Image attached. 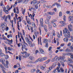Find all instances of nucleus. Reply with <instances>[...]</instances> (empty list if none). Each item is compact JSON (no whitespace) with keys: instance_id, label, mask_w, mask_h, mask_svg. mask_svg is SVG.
Instances as JSON below:
<instances>
[{"instance_id":"nucleus-12","label":"nucleus","mask_w":73,"mask_h":73,"mask_svg":"<svg viewBox=\"0 0 73 73\" xmlns=\"http://www.w3.org/2000/svg\"><path fill=\"white\" fill-rule=\"evenodd\" d=\"M68 20L69 21H71V20H73V16H69L68 17Z\"/></svg>"},{"instance_id":"nucleus-60","label":"nucleus","mask_w":73,"mask_h":73,"mask_svg":"<svg viewBox=\"0 0 73 73\" xmlns=\"http://www.w3.org/2000/svg\"><path fill=\"white\" fill-rule=\"evenodd\" d=\"M29 63L30 64H33V63H34L33 62H32V61H29Z\"/></svg>"},{"instance_id":"nucleus-44","label":"nucleus","mask_w":73,"mask_h":73,"mask_svg":"<svg viewBox=\"0 0 73 73\" xmlns=\"http://www.w3.org/2000/svg\"><path fill=\"white\" fill-rule=\"evenodd\" d=\"M59 16L60 17H61L62 16V12H60L59 13Z\"/></svg>"},{"instance_id":"nucleus-34","label":"nucleus","mask_w":73,"mask_h":73,"mask_svg":"<svg viewBox=\"0 0 73 73\" xmlns=\"http://www.w3.org/2000/svg\"><path fill=\"white\" fill-rule=\"evenodd\" d=\"M39 30L40 31L39 34L40 35H41V29H40V27L39 28Z\"/></svg>"},{"instance_id":"nucleus-14","label":"nucleus","mask_w":73,"mask_h":73,"mask_svg":"<svg viewBox=\"0 0 73 73\" xmlns=\"http://www.w3.org/2000/svg\"><path fill=\"white\" fill-rule=\"evenodd\" d=\"M47 14H49L50 15H54V14H55V13L54 12H47Z\"/></svg>"},{"instance_id":"nucleus-11","label":"nucleus","mask_w":73,"mask_h":73,"mask_svg":"<svg viewBox=\"0 0 73 73\" xmlns=\"http://www.w3.org/2000/svg\"><path fill=\"white\" fill-rule=\"evenodd\" d=\"M68 62L70 64H72L73 63V61H72V59H70V58H68Z\"/></svg>"},{"instance_id":"nucleus-7","label":"nucleus","mask_w":73,"mask_h":73,"mask_svg":"<svg viewBox=\"0 0 73 73\" xmlns=\"http://www.w3.org/2000/svg\"><path fill=\"white\" fill-rule=\"evenodd\" d=\"M46 65H44V66H40V68L42 70H46Z\"/></svg>"},{"instance_id":"nucleus-26","label":"nucleus","mask_w":73,"mask_h":73,"mask_svg":"<svg viewBox=\"0 0 73 73\" xmlns=\"http://www.w3.org/2000/svg\"><path fill=\"white\" fill-rule=\"evenodd\" d=\"M35 71H36V69H33L31 70V73H34Z\"/></svg>"},{"instance_id":"nucleus-59","label":"nucleus","mask_w":73,"mask_h":73,"mask_svg":"<svg viewBox=\"0 0 73 73\" xmlns=\"http://www.w3.org/2000/svg\"><path fill=\"white\" fill-rule=\"evenodd\" d=\"M5 13H6V14H8L9 13V11H8L6 10L5 11Z\"/></svg>"},{"instance_id":"nucleus-41","label":"nucleus","mask_w":73,"mask_h":73,"mask_svg":"<svg viewBox=\"0 0 73 73\" xmlns=\"http://www.w3.org/2000/svg\"><path fill=\"white\" fill-rule=\"evenodd\" d=\"M3 11L2 10H0V17H1L2 16V12Z\"/></svg>"},{"instance_id":"nucleus-63","label":"nucleus","mask_w":73,"mask_h":73,"mask_svg":"<svg viewBox=\"0 0 73 73\" xmlns=\"http://www.w3.org/2000/svg\"><path fill=\"white\" fill-rule=\"evenodd\" d=\"M5 27H3L2 28V30L3 31H5Z\"/></svg>"},{"instance_id":"nucleus-8","label":"nucleus","mask_w":73,"mask_h":73,"mask_svg":"<svg viewBox=\"0 0 73 73\" xmlns=\"http://www.w3.org/2000/svg\"><path fill=\"white\" fill-rule=\"evenodd\" d=\"M68 27L69 31H72V28H73L72 26L71 25H68Z\"/></svg>"},{"instance_id":"nucleus-20","label":"nucleus","mask_w":73,"mask_h":73,"mask_svg":"<svg viewBox=\"0 0 73 73\" xmlns=\"http://www.w3.org/2000/svg\"><path fill=\"white\" fill-rule=\"evenodd\" d=\"M30 21V19H29V18H28V20H27V23H28L30 25L31 24V23Z\"/></svg>"},{"instance_id":"nucleus-29","label":"nucleus","mask_w":73,"mask_h":73,"mask_svg":"<svg viewBox=\"0 0 73 73\" xmlns=\"http://www.w3.org/2000/svg\"><path fill=\"white\" fill-rule=\"evenodd\" d=\"M27 53V52L26 51H25L23 52H21V54H22V56H23L24 54H25V53Z\"/></svg>"},{"instance_id":"nucleus-24","label":"nucleus","mask_w":73,"mask_h":73,"mask_svg":"<svg viewBox=\"0 0 73 73\" xmlns=\"http://www.w3.org/2000/svg\"><path fill=\"white\" fill-rule=\"evenodd\" d=\"M65 52H70L71 50H70V49L69 48H67L66 50H65Z\"/></svg>"},{"instance_id":"nucleus-13","label":"nucleus","mask_w":73,"mask_h":73,"mask_svg":"<svg viewBox=\"0 0 73 73\" xmlns=\"http://www.w3.org/2000/svg\"><path fill=\"white\" fill-rule=\"evenodd\" d=\"M28 58L31 61H33L35 60V58L33 56H30Z\"/></svg>"},{"instance_id":"nucleus-51","label":"nucleus","mask_w":73,"mask_h":73,"mask_svg":"<svg viewBox=\"0 0 73 73\" xmlns=\"http://www.w3.org/2000/svg\"><path fill=\"white\" fill-rule=\"evenodd\" d=\"M57 36L58 38H60V33H58L57 34Z\"/></svg>"},{"instance_id":"nucleus-31","label":"nucleus","mask_w":73,"mask_h":73,"mask_svg":"<svg viewBox=\"0 0 73 73\" xmlns=\"http://www.w3.org/2000/svg\"><path fill=\"white\" fill-rule=\"evenodd\" d=\"M5 58L6 59V60L8 59V58H9V56H8V55H6L5 56Z\"/></svg>"},{"instance_id":"nucleus-3","label":"nucleus","mask_w":73,"mask_h":73,"mask_svg":"<svg viewBox=\"0 0 73 73\" xmlns=\"http://www.w3.org/2000/svg\"><path fill=\"white\" fill-rule=\"evenodd\" d=\"M65 57L64 56H59L58 58V61H59L60 62H61L63 61L65 59Z\"/></svg>"},{"instance_id":"nucleus-27","label":"nucleus","mask_w":73,"mask_h":73,"mask_svg":"<svg viewBox=\"0 0 73 73\" xmlns=\"http://www.w3.org/2000/svg\"><path fill=\"white\" fill-rule=\"evenodd\" d=\"M5 56V54H4V53L1 52L0 53V56H1V57H3V56Z\"/></svg>"},{"instance_id":"nucleus-28","label":"nucleus","mask_w":73,"mask_h":73,"mask_svg":"<svg viewBox=\"0 0 73 73\" xmlns=\"http://www.w3.org/2000/svg\"><path fill=\"white\" fill-rule=\"evenodd\" d=\"M38 4H35V8L36 9H38V5H37Z\"/></svg>"},{"instance_id":"nucleus-6","label":"nucleus","mask_w":73,"mask_h":73,"mask_svg":"<svg viewBox=\"0 0 73 73\" xmlns=\"http://www.w3.org/2000/svg\"><path fill=\"white\" fill-rule=\"evenodd\" d=\"M40 25L42 27H44V21H43V19L41 18L40 19Z\"/></svg>"},{"instance_id":"nucleus-57","label":"nucleus","mask_w":73,"mask_h":73,"mask_svg":"<svg viewBox=\"0 0 73 73\" xmlns=\"http://www.w3.org/2000/svg\"><path fill=\"white\" fill-rule=\"evenodd\" d=\"M64 45H65V44L64 43H63V44H61L60 45V46H61V47H62V46H64Z\"/></svg>"},{"instance_id":"nucleus-1","label":"nucleus","mask_w":73,"mask_h":73,"mask_svg":"<svg viewBox=\"0 0 73 73\" xmlns=\"http://www.w3.org/2000/svg\"><path fill=\"white\" fill-rule=\"evenodd\" d=\"M63 34L64 35V36L66 38H64L63 40L65 42H68V38H70V33L69 31L66 28H65L63 30Z\"/></svg>"},{"instance_id":"nucleus-54","label":"nucleus","mask_w":73,"mask_h":73,"mask_svg":"<svg viewBox=\"0 0 73 73\" xmlns=\"http://www.w3.org/2000/svg\"><path fill=\"white\" fill-rule=\"evenodd\" d=\"M70 57L71 58H72V59H73V54H71Z\"/></svg>"},{"instance_id":"nucleus-15","label":"nucleus","mask_w":73,"mask_h":73,"mask_svg":"<svg viewBox=\"0 0 73 73\" xmlns=\"http://www.w3.org/2000/svg\"><path fill=\"white\" fill-rule=\"evenodd\" d=\"M29 53H28L25 54V56H23V57H25V58H27V57H28L29 56Z\"/></svg>"},{"instance_id":"nucleus-10","label":"nucleus","mask_w":73,"mask_h":73,"mask_svg":"<svg viewBox=\"0 0 73 73\" xmlns=\"http://www.w3.org/2000/svg\"><path fill=\"white\" fill-rule=\"evenodd\" d=\"M60 23L62 24L61 25L62 27H64V26L65 25V22L64 21H60Z\"/></svg>"},{"instance_id":"nucleus-43","label":"nucleus","mask_w":73,"mask_h":73,"mask_svg":"<svg viewBox=\"0 0 73 73\" xmlns=\"http://www.w3.org/2000/svg\"><path fill=\"white\" fill-rule=\"evenodd\" d=\"M63 20L65 21H66V16L65 15H64L63 17Z\"/></svg>"},{"instance_id":"nucleus-53","label":"nucleus","mask_w":73,"mask_h":73,"mask_svg":"<svg viewBox=\"0 0 73 73\" xmlns=\"http://www.w3.org/2000/svg\"><path fill=\"white\" fill-rule=\"evenodd\" d=\"M52 68H52V67H50L48 69H49V70H48L49 71H50L52 69Z\"/></svg>"},{"instance_id":"nucleus-23","label":"nucleus","mask_w":73,"mask_h":73,"mask_svg":"<svg viewBox=\"0 0 73 73\" xmlns=\"http://www.w3.org/2000/svg\"><path fill=\"white\" fill-rule=\"evenodd\" d=\"M56 6L58 8H59L60 7H61V5L58 3H56Z\"/></svg>"},{"instance_id":"nucleus-5","label":"nucleus","mask_w":73,"mask_h":73,"mask_svg":"<svg viewBox=\"0 0 73 73\" xmlns=\"http://www.w3.org/2000/svg\"><path fill=\"white\" fill-rule=\"evenodd\" d=\"M33 3L34 5H35V4H38L40 2L37 1V0H34L33 2L31 3V4H32Z\"/></svg>"},{"instance_id":"nucleus-50","label":"nucleus","mask_w":73,"mask_h":73,"mask_svg":"<svg viewBox=\"0 0 73 73\" xmlns=\"http://www.w3.org/2000/svg\"><path fill=\"white\" fill-rule=\"evenodd\" d=\"M3 12H5V11H6V7H4L3 8Z\"/></svg>"},{"instance_id":"nucleus-37","label":"nucleus","mask_w":73,"mask_h":73,"mask_svg":"<svg viewBox=\"0 0 73 73\" xmlns=\"http://www.w3.org/2000/svg\"><path fill=\"white\" fill-rule=\"evenodd\" d=\"M35 45V44L34 43H33V44H32V43L30 45H29L31 47Z\"/></svg>"},{"instance_id":"nucleus-62","label":"nucleus","mask_w":73,"mask_h":73,"mask_svg":"<svg viewBox=\"0 0 73 73\" xmlns=\"http://www.w3.org/2000/svg\"><path fill=\"white\" fill-rule=\"evenodd\" d=\"M8 16L9 19V20H11V16H10V15H8Z\"/></svg>"},{"instance_id":"nucleus-64","label":"nucleus","mask_w":73,"mask_h":73,"mask_svg":"<svg viewBox=\"0 0 73 73\" xmlns=\"http://www.w3.org/2000/svg\"><path fill=\"white\" fill-rule=\"evenodd\" d=\"M44 42L45 44H46V43H47V40H46V39H45L44 40Z\"/></svg>"},{"instance_id":"nucleus-42","label":"nucleus","mask_w":73,"mask_h":73,"mask_svg":"<svg viewBox=\"0 0 73 73\" xmlns=\"http://www.w3.org/2000/svg\"><path fill=\"white\" fill-rule=\"evenodd\" d=\"M5 17V15H4V17H2L1 18V20H4Z\"/></svg>"},{"instance_id":"nucleus-21","label":"nucleus","mask_w":73,"mask_h":73,"mask_svg":"<svg viewBox=\"0 0 73 73\" xmlns=\"http://www.w3.org/2000/svg\"><path fill=\"white\" fill-rule=\"evenodd\" d=\"M20 36H21V38L23 40H24V38H23V35L22 33H21V32H20Z\"/></svg>"},{"instance_id":"nucleus-19","label":"nucleus","mask_w":73,"mask_h":73,"mask_svg":"<svg viewBox=\"0 0 73 73\" xmlns=\"http://www.w3.org/2000/svg\"><path fill=\"white\" fill-rule=\"evenodd\" d=\"M29 28L31 30V33H33V27H32L30 26H29Z\"/></svg>"},{"instance_id":"nucleus-30","label":"nucleus","mask_w":73,"mask_h":73,"mask_svg":"<svg viewBox=\"0 0 73 73\" xmlns=\"http://www.w3.org/2000/svg\"><path fill=\"white\" fill-rule=\"evenodd\" d=\"M17 11L16 12V13L19 14V8H18V7H17Z\"/></svg>"},{"instance_id":"nucleus-4","label":"nucleus","mask_w":73,"mask_h":73,"mask_svg":"<svg viewBox=\"0 0 73 73\" xmlns=\"http://www.w3.org/2000/svg\"><path fill=\"white\" fill-rule=\"evenodd\" d=\"M25 40L27 42V43L29 44V45H31V44H32V42L29 40H30V39H28V38L27 37H25Z\"/></svg>"},{"instance_id":"nucleus-22","label":"nucleus","mask_w":73,"mask_h":73,"mask_svg":"<svg viewBox=\"0 0 73 73\" xmlns=\"http://www.w3.org/2000/svg\"><path fill=\"white\" fill-rule=\"evenodd\" d=\"M50 61V59H49L46 62H45L44 63L45 64H48L49 62Z\"/></svg>"},{"instance_id":"nucleus-48","label":"nucleus","mask_w":73,"mask_h":73,"mask_svg":"<svg viewBox=\"0 0 73 73\" xmlns=\"http://www.w3.org/2000/svg\"><path fill=\"white\" fill-rule=\"evenodd\" d=\"M8 64H5V65H4V66H5V68H8L9 67H8Z\"/></svg>"},{"instance_id":"nucleus-39","label":"nucleus","mask_w":73,"mask_h":73,"mask_svg":"<svg viewBox=\"0 0 73 73\" xmlns=\"http://www.w3.org/2000/svg\"><path fill=\"white\" fill-rule=\"evenodd\" d=\"M8 49L9 50H12L13 49V48L12 47H8Z\"/></svg>"},{"instance_id":"nucleus-2","label":"nucleus","mask_w":73,"mask_h":73,"mask_svg":"<svg viewBox=\"0 0 73 73\" xmlns=\"http://www.w3.org/2000/svg\"><path fill=\"white\" fill-rule=\"evenodd\" d=\"M47 57H44L43 58H38L35 61V62H38V61H40V62H42V61H43L44 60H45L46 59H47Z\"/></svg>"},{"instance_id":"nucleus-25","label":"nucleus","mask_w":73,"mask_h":73,"mask_svg":"<svg viewBox=\"0 0 73 73\" xmlns=\"http://www.w3.org/2000/svg\"><path fill=\"white\" fill-rule=\"evenodd\" d=\"M60 63L63 67L65 66V64H64V63L62 62H60Z\"/></svg>"},{"instance_id":"nucleus-9","label":"nucleus","mask_w":73,"mask_h":73,"mask_svg":"<svg viewBox=\"0 0 73 73\" xmlns=\"http://www.w3.org/2000/svg\"><path fill=\"white\" fill-rule=\"evenodd\" d=\"M27 48V46L25 45V44H23L22 46L21 49L22 51H24V49Z\"/></svg>"},{"instance_id":"nucleus-45","label":"nucleus","mask_w":73,"mask_h":73,"mask_svg":"<svg viewBox=\"0 0 73 73\" xmlns=\"http://www.w3.org/2000/svg\"><path fill=\"white\" fill-rule=\"evenodd\" d=\"M5 51L6 52H7V49H8V48L7 47V46H5Z\"/></svg>"},{"instance_id":"nucleus-35","label":"nucleus","mask_w":73,"mask_h":73,"mask_svg":"<svg viewBox=\"0 0 73 73\" xmlns=\"http://www.w3.org/2000/svg\"><path fill=\"white\" fill-rule=\"evenodd\" d=\"M7 41L11 43V44H12V39H11V40H7Z\"/></svg>"},{"instance_id":"nucleus-61","label":"nucleus","mask_w":73,"mask_h":73,"mask_svg":"<svg viewBox=\"0 0 73 73\" xmlns=\"http://www.w3.org/2000/svg\"><path fill=\"white\" fill-rule=\"evenodd\" d=\"M51 18V17L50 16H47V19H49V20H50Z\"/></svg>"},{"instance_id":"nucleus-32","label":"nucleus","mask_w":73,"mask_h":73,"mask_svg":"<svg viewBox=\"0 0 73 73\" xmlns=\"http://www.w3.org/2000/svg\"><path fill=\"white\" fill-rule=\"evenodd\" d=\"M11 23V24H12V28L13 27V20H11V21H10Z\"/></svg>"},{"instance_id":"nucleus-56","label":"nucleus","mask_w":73,"mask_h":73,"mask_svg":"<svg viewBox=\"0 0 73 73\" xmlns=\"http://www.w3.org/2000/svg\"><path fill=\"white\" fill-rule=\"evenodd\" d=\"M1 62L3 65H5V63H4V60H2Z\"/></svg>"},{"instance_id":"nucleus-46","label":"nucleus","mask_w":73,"mask_h":73,"mask_svg":"<svg viewBox=\"0 0 73 73\" xmlns=\"http://www.w3.org/2000/svg\"><path fill=\"white\" fill-rule=\"evenodd\" d=\"M40 51L42 53H43L44 52V50L42 49H40Z\"/></svg>"},{"instance_id":"nucleus-40","label":"nucleus","mask_w":73,"mask_h":73,"mask_svg":"<svg viewBox=\"0 0 73 73\" xmlns=\"http://www.w3.org/2000/svg\"><path fill=\"white\" fill-rule=\"evenodd\" d=\"M22 31L23 35L25 36V32H24V30H22Z\"/></svg>"},{"instance_id":"nucleus-36","label":"nucleus","mask_w":73,"mask_h":73,"mask_svg":"<svg viewBox=\"0 0 73 73\" xmlns=\"http://www.w3.org/2000/svg\"><path fill=\"white\" fill-rule=\"evenodd\" d=\"M7 9H8V11H9V10H10V8H9V5H7Z\"/></svg>"},{"instance_id":"nucleus-49","label":"nucleus","mask_w":73,"mask_h":73,"mask_svg":"<svg viewBox=\"0 0 73 73\" xmlns=\"http://www.w3.org/2000/svg\"><path fill=\"white\" fill-rule=\"evenodd\" d=\"M60 69L61 72H62L63 73H64V69H63V68H60Z\"/></svg>"},{"instance_id":"nucleus-18","label":"nucleus","mask_w":73,"mask_h":73,"mask_svg":"<svg viewBox=\"0 0 73 73\" xmlns=\"http://www.w3.org/2000/svg\"><path fill=\"white\" fill-rule=\"evenodd\" d=\"M60 66H58L57 67V69H56V70H57L58 72H59V73H60L61 72V71H60Z\"/></svg>"},{"instance_id":"nucleus-58","label":"nucleus","mask_w":73,"mask_h":73,"mask_svg":"<svg viewBox=\"0 0 73 73\" xmlns=\"http://www.w3.org/2000/svg\"><path fill=\"white\" fill-rule=\"evenodd\" d=\"M44 29L45 30V31H46V32H47L48 30H47V29H46V28L45 27H44Z\"/></svg>"},{"instance_id":"nucleus-52","label":"nucleus","mask_w":73,"mask_h":73,"mask_svg":"<svg viewBox=\"0 0 73 73\" xmlns=\"http://www.w3.org/2000/svg\"><path fill=\"white\" fill-rule=\"evenodd\" d=\"M3 1H1V2L0 4V6H1V7L3 6Z\"/></svg>"},{"instance_id":"nucleus-38","label":"nucleus","mask_w":73,"mask_h":73,"mask_svg":"<svg viewBox=\"0 0 73 73\" xmlns=\"http://www.w3.org/2000/svg\"><path fill=\"white\" fill-rule=\"evenodd\" d=\"M69 48H70V49H71L72 51L73 50V47L72 46H69Z\"/></svg>"},{"instance_id":"nucleus-17","label":"nucleus","mask_w":73,"mask_h":73,"mask_svg":"<svg viewBox=\"0 0 73 73\" xmlns=\"http://www.w3.org/2000/svg\"><path fill=\"white\" fill-rule=\"evenodd\" d=\"M44 22L46 24H49V20L48 19L46 20Z\"/></svg>"},{"instance_id":"nucleus-33","label":"nucleus","mask_w":73,"mask_h":73,"mask_svg":"<svg viewBox=\"0 0 73 73\" xmlns=\"http://www.w3.org/2000/svg\"><path fill=\"white\" fill-rule=\"evenodd\" d=\"M47 8H51L52 7V5H47L46 6Z\"/></svg>"},{"instance_id":"nucleus-16","label":"nucleus","mask_w":73,"mask_h":73,"mask_svg":"<svg viewBox=\"0 0 73 73\" xmlns=\"http://www.w3.org/2000/svg\"><path fill=\"white\" fill-rule=\"evenodd\" d=\"M48 27L50 30H52V25H51V23H49V24H48Z\"/></svg>"},{"instance_id":"nucleus-55","label":"nucleus","mask_w":73,"mask_h":73,"mask_svg":"<svg viewBox=\"0 0 73 73\" xmlns=\"http://www.w3.org/2000/svg\"><path fill=\"white\" fill-rule=\"evenodd\" d=\"M6 65H8L9 64V62H8V61L7 60L6 61Z\"/></svg>"},{"instance_id":"nucleus-47","label":"nucleus","mask_w":73,"mask_h":73,"mask_svg":"<svg viewBox=\"0 0 73 73\" xmlns=\"http://www.w3.org/2000/svg\"><path fill=\"white\" fill-rule=\"evenodd\" d=\"M17 66L18 67H20V65L19 63H18L17 64Z\"/></svg>"}]
</instances>
